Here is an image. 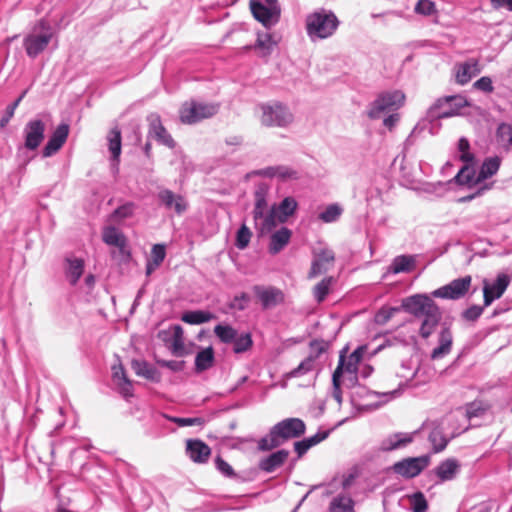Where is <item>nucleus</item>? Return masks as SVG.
<instances>
[{
    "label": "nucleus",
    "instance_id": "1",
    "mask_svg": "<svg viewBox=\"0 0 512 512\" xmlns=\"http://www.w3.org/2000/svg\"><path fill=\"white\" fill-rule=\"evenodd\" d=\"M401 310L413 315L423 317L419 328V335L423 339L429 338L442 319V312L436 302L428 294H414L402 299Z\"/></svg>",
    "mask_w": 512,
    "mask_h": 512
},
{
    "label": "nucleus",
    "instance_id": "2",
    "mask_svg": "<svg viewBox=\"0 0 512 512\" xmlns=\"http://www.w3.org/2000/svg\"><path fill=\"white\" fill-rule=\"evenodd\" d=\"M306 432V424L300 418H286L273 425L268 434L258 440V450L271 451L290 439L300 438Z\"/></svg>",
    "mask_w": 512,
    "mask_h": 512
},
{
    "label": "nucleus",
    "instance_id": "3",
    "mask_svg": "<svg viewBox=\"0 0 512 512\" xmlns=\"http://www.w3.org/2000/svg\"><path fill=\"white\" fill-rule=\"evenodd\" d=\"M465 100L458 96H448L444 99H438L427 111L425 118L421 119L412 132L410 133L408 140L424 131H428L429 134H435L439 128V120L443 118H449L456 114V110L451 108L454 104L457 108L465 105Z\"/></svg>",
    "mask_w": 512,
    "mask_h": 512
},
{
    "label": "nucleus",
    "instance_id": "4",
    "mask_svg": "<svg viewBox=\"0 0 512 512\" xmlns=\"http://www.w3.org/2000/svg\"><path fill=\"white\" fill-rule=\"evenodd\" d=\"M54 36V28L46 17L37 20L29 33L23 38V47L27 56L37 58L48 47Z\"/></svg>",
    "mask_w": 512,
    "mask_h": 512
},
{
    "label": "nucleus",
    "instance_id": "5",
    "mask_svg": "<svg viewBox=\"0 0 512 512\" xmlns=\"http://www.w3.org/2000/svg\"><path fill=\"white\" fill-rule=\"evenodd\" d=\"M338 26L339 20L336 15L323 8L306 17V33L312 41L332 36Z\"/></svg>",
    "mask_w": 512,
    "mask_h": 512
},
{
    "label": "nucleus",
    "instance_id": "6",
    "mask_svg": "<svg viewBox=\"0 0 512 512\" xmlns=\"http://www.w3.org/2000/svg\"><path fill=\"white\" fill-rule=\"evenodd\" d=\"M298 208L296 199L285 197L280 203L273 204L260 223V235L270 233L278 224H284L293 216Z\"/></svg>",
    "mask_w": 512,
    "mask_h": 512
},
{
    "label": "nucleus",
    "instance_id": "7",
    "mask_svg": "<svg viewBox=\"0 0 512 512\" xmlns=\"http://www.w3.org/2000/svg\"><path fill=\"white\" fill-rule=\"evenodd\" d=\"M501 165V158L498 156L487 157L482 162L477 176L472 166L464 165L455 175L454 180L459 185H476L495 175Z\"/></svg>",
    "mask_w": 512,
    "mask_h": 512
},
{
    "label": "nucleus",
    "instance_id": "8",
    "mask_svg": "<svg viewBox=\"0 0 512 512\" xmlns=\"http://www.w3.org/2000/svg\"><path fill=\"white\" fill-rule=\"evenodd\" d=\"M404 100L405 95L399 90L383 92L369 104L367 116L372 120L379 119L384 113L398 109Z\"/></svg>",
    "mask_w": 512,
    "mask_h": 512
},
{
    "label": "nucleus",
    "instance_id": "9",
    "mask_svg": "<svg viewBox=\"0 0 512 512\" xmlns=\"http://www.w3.org/2000/svg\"><path fill=\"white\" fill-rule=\"evenodd\" d=\"M219 105L191 101L185 103L180 110V120L185 124H195L217 114Z\"/></svg>",
    "mask_w": 512,
    "mask_h": 512
},
{
    "label": "nucleus",
    "instance_id": "10",
    "mask_svg": "<svg viewBox=\"0 0 512 512\" xmlns=\"http://www.w3.org/2000/svg\"><path fill=\"white\" fill-rule=\"evenodd\" d=\"M293 121V114L282 103L262 105L261 123L266 127H287Z\"/></svg>",
    "mask_w": 512,
    "mask_h": 512
},
{
    "label": "nucleus",
    "instance_id": "11",
    "mask_svg": "<svg viewBox=\"0 0 512 512\" xmlns=\"http://www.w3.org/2000/svg\"><path fill=\"white\" fill-rule=\"evenodd\" d=\"M156 198L160 207L178 216L183 215L189 208V202L185 196L165 187L158 188Z\"/></svg>",
    "mask_w": 512,
    "mask_h": 512
},
{
    "label": "nucleus",
    "instance_id": "12",
    "mask_svg": "<svg viewBox=\"0 0 512 512\" xmlns=\"http://www.w3.org/2000/svg\"><path fill=\"white\" fill-rule=\"evenodd\" d=\"M472 277L466 275L452 280L448 284L434 290L431 293L432 297L458 300L466 295L471 287Z\"/></svg>",
    "mask_w": 512,
    "mask_h": 512
},
{
    "label": "nucleus",
    "instance_id": "13",
    "mask_svg": "<svg viewBox=\"0 0 512 512\" xmlns=\"http://www.w3.org/2000/svg\"><path fill=\"white\" fill-rule=\"evenodd\" d=\"M249 7L253 17L266 29H271L280 21V5L266 6L256 0H250Z\"/></svg>",
    "mask_w": 512,
    "mask_h": 512
},
{
    "label": "nucleus",
    "instance_id": "14",
    "mask_svg": "<svg viewBox=\"0 0 512 512\" xmlns=\"http://www.w3.org/2000/svg\"><path fill=\"white\" fill-rule=\"evenodd\" d=\"M430 463L429 455L404 458L394 463L393 471L406 479L418 476Z\"/></svg>",
    "mask_w": 512,
    "mask_h": 512
},
{
    "label": "nucleus",
    "instance_id": "15",
    "mask_svg": "<svg viewBox=\"0 0 512 512\" xmlns=\"http://www.w3.org/2000/svg\"><path fill=\"white\" fill-rule=\"evenodd\" d=\"M146 120L148 122V139H154L158 144L166 146L169 149H174L176 147L175 140L167 131V129L163 126L159 114L150 113L147 116Z\"/></svg>",
    "mask_w": 512,
    "mask_h": 512
},
{
    "label": "nucleus",
    "instance_id": "16",
    "mask_svg": "<svg viewBox=\"0 0 512 512\" xmlns=\"http://www.w3.org/2000/svg\"><path fill=\"white\" fill-rule=\"evenodd\" d=\"M252 291L261 304L263 310L274 308L284 304V292L275 286L254 285Z\"/></svg>",
    "mask_w": 512,
    "mask_h": 512
},
{
    "label": "nucleus",
    "instance_id": "17",
    "mask_svg": "<svg viewBox=\"0 0 512 512\" xmlns=\"http://www.w3.org/2000/svg\"><path fill=\"white\" fill-rule=\"evenodd\" d=\"M511 282V277L505 273L497 275L496 279L490 283L486 279L483 281V302L484 307L490 306L495 300L502 297Z\"/></svg>",
    "mask_w": 512,
    "mask_h": 512
},
{
    "label": "nucleus",
    "instance_id": "18",
    "mask_svg": "<svg viewBox=\"0 0 512 512\" xmlns=\"http://www.w3.org/2000/svg\"><path fill=\"white\" fill-rule=\"evenodd\" d=\"M23 133L25 148L34 151L45 137V123L41 119H31L26 123Z\"/></svg>",
    "mask_w": 512,
    "mask_h": 512
},
{
    "label": "nucleus",
    "instance_id": "19",
    "mask_svg": "<svg viewBox=\"0 0 512 512\" xmlns=\"http://www.w3.org/2000/svg\"><path fill=\"white\" fill-rule=\"evenodd\" d=\"M253 175L264 178H278L280 181L285 182L288 180H298L300 178L299 172L292 167L286 165L268 166L252 172Z\"/></svg>",
    "mask_w": 512,
    "mask_h": 512
},
{
    "label": "nucleus",
    "instance_id": "20",
    "mask_svg": "<svg viewBox=\"0 0 512 512\" xmlns=\"http://www.w3.org/2000/svg\"><path fill=\"white\" fill-rule=\"evenodd\" d=\"M267 195L268 186L266 184H259L254 191V208L252 211L253 219L255 222V229L260 235V223L265 218L267 211Z\"/></svg>",
    "mask_w": 512,
    "mask_h": 512
},
{
    "label": "nucleus",
    "instance_id": "21",
    "mask_svg": "<svg viewBox=\"0 0 512 512\" xmlns=\"http://www.w3.org/2000/svg\"><path fill=\"white\" fill-rule=\"evenodd\" d=\"M68 135L69 125L66 123L59 124L42 150L43 157H50L57 153L66 142Z\"/></svg>",
    "mask_w": 512,
    "mask_h": 512
},
{
    "label": "nucleus",
    "instance_id": "22",
    "mask_svg": "<svg viewBox=\"0 0 512 512\" xmlns=\"http://www.w3.org/2000/svg\"><path fill=\"white\" fill-rule=\"evenodd\" d=\"M186 454L195 463L204 464L211 455V448L200 439L186 441Z\"/></svg>",
    "mask_w": 512,
    "mask_h": 512
},
{
    "label": "nucleus",
    "instance_id": "23",
    "mask_svg": "<svg viewBox=\"0 0 512 512\" xmlns=\"http://www.w3.org/2000/svg\"><path fill=\"white\" fill-rule=\"evenodd\" d=\"M85 262L82 258L68 256L64 259V275L71 286H76L82 277Z\"/></svg>",
    "mask_w": 512,
    "mask_h": 512
},
{
    "label": "nucleus",
    "instance_id": "24",
    "mask_svg": "<svg viewBox=\"0 0 512 512\" xmlns=\"http://www.w3.org/2000/svg\"><path fill=\"white\" fill-rule=\"evenodd\" d=\"M290 452L286 449H279L272 452L268 456L260 459L258 467L265 473H272L276 469L284 465L289 457Z\"/></svg>",
    "mask_w": 512,
    "mask_h": 512
},
{
    "label": "nucleus",
    "instance_id": "25",
    "mask_svg": "<svg viewBox=\"0 0 512 512\" xmlns=\"http://www.w3.org/2000/svg\"><path fill=\"white\" fill-rule=\"evenodd\" d=\"M131 367L135 374L140 377H143L154 383H159L161 381V372L155 366L145 360L133 359L131 361Z\"/></svg>",
    "mask_w": 512,
    "mask_h": 512
},
{
    "label": "nucleus",
    "instance_id": "26",
    "mask_svg": "<svg viewBox=\"0 0 512 512\" xmlns=\"http://www.w3.org/2000/svg\"><path fill=\"white\" fill-rule=\"evenodd\" d=\"M413 437L409 433L397 432L388 435L380 442L379 449L383 452L393 451L407 446L411 443Z\"/></svg>",
    "mask_w": 512,
    "mask_h": 512
},
{
    "label": "nucleus",
    "instance_id": "27",
    "mask_svg": "<svg viewBox=\"0 0 512 512\" xmlns=\"http://www.w3.org/2000/svg\"><path fill=\"white\" fill-rule=\"evenodd\" d=\"M460 463L455 458H448L438 464L434 469L435 475L440 482L453 480L459 473Z\"/></svg>",
    "mask_w": 512,
    "mask_h": 512
},
{
    "label": "nucleus",
    "instance_id": "28",
    "mask_svg": "<svg viewBox=\"0 0 512 512\" xmlns=\"http://www.w3.org/2000/svg\"><path fill=\"white\" fill-rule=\"evenodd\" d=\"M480 72L478 60L469 59L456 67V81L460 85H465Z\"/></svg>",
    "mask_w": 512,
    "mask_h": 512
},
{
    "label": "nucleus",
    "instance_id": "29",
    "mask_svg": "<svg viewBox=\"0 0 512 512\" xmlns=\"http://www.w3.org/2000/svg\"><path fill=\"white\" fill-rule=\"evenodd\" d=\"M453 336L450 328L444 327L441 329L438 336V346L432 350L431 358L433 360L443 358L451 351Z\"/></svg>",
    "mask_w": 512,
    "mask_h": 512
},
{
    "label": "nucleus",
    "instance_id": "30",
    "mask_svg": "<svg viewBox=\"0 0 512 512\" xmlns=\"http://www.w3.org/2000/svg\"><path fill=\"white\" fill-rule=\"evenodd\" d=\"M292 236V231L287 227H281L270 236L268 246L269 253L276 255L281 252L284 247L289 243Z\"/></svg>",
    "mask_w": 512,
    "mask_h": 512
},
{
    "label": "nucleus",
    "instance_id": "31",
    "mask_svg": "<svg viewBox=\"0 0 512 512\" xmlns=\"http://www.w3.org/2000/svg\"><path fill=\"white\" fill-rule=\"evenodd\" d=\"M416 259L414 255H398L388 267V272L392 274L409 273L415 268Z\"/></svg>",
    "mask_w": 512,
    "mask_h": 512
},
{
    "label": "nucleus",
    "instance_id": "32",
    "mask_svg": "<svg viewBox=\"0 0 512 512\" xmlns=\"http://www.w3.org/2000/svg\"><path fill=\"white\" fill-rule=\"evenodd\" d=\"M215 362V352L212 346L202 348L195 356V372L201 373L210 369Z\"/></svg>",
    "mask_w": 512,
    "mask_h": 512
},
{
    "label": "nucleus",
    "instance_id": "33",
    "mask_svg": "<svg viewBox=\"0 0 512 512\" xmlns=\"http://www.w3.org/2000/svg\"><path fill=\"white\" fill-rule=\"evenodd\" d=\"M347 350V347L343 348V355H344V372H347L349 374H355L358 372V365L363 359L364 353L366 351V346L361 345L358 346L346 359L345 352Z\"/></svg>",
    "mask_w": 512,
    "mask_h": 512
},
{
    "label": "nucleus",
    "instance_id": "34",
    "mask_svg": "<svg viewBox=\"0 0 512 512\" xmlns=\"http://www.w3.org/2000/svg\"><path fill=\"white\" fill-rule=\"evenodd\" d=\"M490 408L491 405L488 402L476 399L472 402L466 403L465 416L469 421H472L475 418H482L487 414Z\"/></svg>",
    "mask_w": 512,
    "mask_h": 512
},
{
    "label": "nucleus",
    "instance_id": "35",
    "mask_svg": "<svg viewBox=\"0 0 512 512\" xmlns=\"http://www.w3.org/2000/svg\"><path fill=\"white\" fill-rule=\"evenodd\" d=\"M277 45V42L273 39L272 34L270 33H258L257 40L253 46H248L247 48H253L255 50L260 51V55L265 57L269 56L274 47Z\"/></svg>",
    "mask_w": 512,
    "mask_h": 512
},
{
    "label": "nucleus",
    "instance_id": "36",
    "mask_svg": "<svg viewBox=\"0 0 512 512\" xmlns=\"http://www.w3.org/2000/svg\"><path fill=\"white\" fill-rule=\"evenodd\" d=\"M214 318L215 315L206 310H189L181 315V320L190 325H200Z\"/></svg>",
    "mask_w": 512,
    "mask_h": 512
},
{
    "label": "nucleus",
    "instance_id": "37",
    "mask_svg": "<svg viewBox=\"0 0 512 512\" xmlns=\"http://www.w3.org/2000/svg\"><path fill=\"white\" fill-rule=\"evenodd\" d=\"M344 373V355L343 351L340 352L338 365L332 374V396L339 403H342V390H341V378Z\"/></svg>",
    "mask_w": 512,
    "mask_h": 512
},
{
    "label": "nucleus",
    "instance_id": "38",
    "mask_svg": "<svg viewBox=\"0 0 512 512\" xmlns=\"http://www.w3.org/2000/svg\"><path fill=\"white\" fill-rule=\"evenodd\" d=\"M125 239V235L114 226L105 227L103 230L102 240L107 245L122 248Z\"/></svg>",
    "mask_w": 512,
    "mask_h": 512
},
{
    "label": "nucleus",
    "instance_id": "39",
    "mask_svg": "<svg viewBox=\"0 0 512 512\" xmlns=\"http://www.w3.org/2000/svg\"><path fill=\"white\" fill-rule=\"evenodd\" d=\"M108 149L111 153L113 161H119L121 154L122 142H121V130L118 127H114L108 134Z\"/></svg>",
    "mask_w": 512,
    "mask_h": 512
},
{
    "label": "nucleus",
    "instance_id": "40",
    "mask_svg": "<svg viewBox=\"0 0 512 512\" xmlns=\"http://www.w3.org/2000/svg\"><path fill=\"white\" fill-rule=\"evenodd\" d=\"M329 512H354V502L349 496L338 495L330 502Z\"/></svg>",
    "mask_w": 512,
    "mask_h": 512
},
{
    "label": "nucleus",
    "instance_id": "41",
    "mask_svg": "<svg viewBox=\"0 0 512 512\" xmlns=\"http://www.w3.org/2000/svg\"><path fill=\"white\" fill-rule=\"evenodd\" d=\"M215 468L219 473H221L224 477L234 479L237 482H244L245 479L237 474L232 466L225 461L220 455H218L215 460Z\"/></svg>",
    "mask_w": 512,
    "mask_h": 512
},
{
    "label": "nucleus",
    "instance_id": "42",
    "mask_svg": "<svg viewBox=\"0 0 512 512\" xmlns=\"http://www.w3.org/2000/svg\"><path fill=\"white\" fill-rule=\"evenodd\" d=\"M333 277H325L313 288V297L317 303H322L330 292Z\"/></svg>",
    "mask_w": 512,
    "mask_h": 512
},
{
    "label": "nucleus",
    "instance_id": "43",
    "mask_svg": "<svg viewBox=\"0 0 512 512\" xmlns=\"http://www.w3.org/2000/svg\"><path fill=\"white\" fill-rule=\"evenodd\" d=\"M233 351L236 354H241L250 350L253 346L252 335L250 332L241 333L235 336Z\"/></svg>",
    "mask_w": 512,
    "mask_h": 512
},
{
    "label": "nucleus",
    "instance_id": "44",
    "mask_svg": "<svg viewBox=\"0 0 512 512\" xmlns=\"http://www.w3.org/2000/svg\"><path fill=\"white\" fill-rule=\"evenodd\" d=\"M430 443L432 444V450L434 453H439L443 451L449 440L443 435L440 429H433L428 436Z\"/></svg>",
    "mask_w": 512,
    "mask_h": 512
},
{
    "label": "nucleus",
    "instance_id": "45",
    "mask_svg": "<svg viewBox=\"0 0 512 512\" xmlns=\"http://www.w3.org/2000/svg\"><path fill=\"white\" fill-rule=\"evenodd\" d=\"M214 333L222 343L228 344L235 340L237 330L227 324H218L214 328Z\"/></svg>",
    "mask_w": 512,
    "mask_h": 512
},
{
    "label": "nucleus",
    "instance_id": "46",
    "mask_svg": "<svg viewBox=\"0 0 512 512\" xmlns=\"http://www.w3.org/2000/svg\"><path fill=\"white\" fill-rule=\"evenodd\" d=\"M315 368V362L313 361V357H306L301 363L290 372L286 374L287 378H298L301 377Z\"/></svg>",
    "mask_w": 512,
    "mask_h": 512
},
{
    "label": "nucleus",
    "instance_id": "47",
    "mask_svg": "<svg viewBox=\"0 0 512 512\" xmlns=\"http://www.w3.org/2000/svg\"><path fill=\"white\" fill-rule=\"evenodd\" d=\"M28 90H24L18 98L6 107L4 115L0 119V128H5L15 114V110L26 96Z\"/></svg>",
    "mask_w": 512,
    "mask_h": 512
},
{
    "label": "nucleus",
    "instance_id": "48",
    "mask_svg": "<svg viewBox=\"0 0 512 512\" xmlns=\"http://www.w3.org/2000/svg\"><path fill=\"white\" fill-rule=\"evenodd\" d=\"M458 150L460 152L459 159L465 163V165L472 166L474 164V154L470 152V143L467 138L461 137L458 140Z\"/></svg>",
    "mask_w": 512,
    "mask_h": 512
},
{
    "label": "nucleus",
    "instance_id": "49",
    "mask_svg": "<svg viewBox=\"0 0 512 512\" xmlns=\"http://www.w3.org/2000/svg\"><path fill=\"white\" fill-rule=\"evenodd\" d=\"M342 211L338 204H330L319 214V219L324 223H333L338 220Z\"/></svg>",
    "mask_w": 512,
    "mask_h": 512
},
{
    "label": "nucleus",
    "instance_id": "50",
    "mask_svg": "<svg viewBox=\"0 0 512 512\" xmlns=\"http://www.w3.org/2000/svg\"><path fill=\"white\" fill-rule=\"evenodd\" d=\"M162 417L173 422V423H176L180 427L202 426L205 423V420L201 417L184 418V417L169 416L167 414H162Z\"/></svg>",
    "mask_w": 512,
    "mask_h": 512
},
{
    "label": "nucleus",
    "instance_id": "51",
    "mask_svg": "<svg viewBox=\"0 0 512 512\" xmlns=\"http://www.w3.org/2000/svg\"><path fill=\"white\" fill-rule=\"evenodd\" d=\"M251 237L252 232L250 229L245 224H242L236 233L235 246L240 250H244L248 247Z\"/></svg>",
    "mask_w": 512,
    "mask_h": 512
},
{
    "label": "nucleus",
    "instance_id": "52",
    "mask_svg": "<svg viewBox=\"0 0 512 512\" xmlns=\"http://www.w3.org/2000/svg\"><path fill=\"white\" fill-rule=\"evenodd\" d=\"M401 311L400 307H382L375 314L374 320L378 325L386 324L396 313Z\"/></svg>",
    "mask_w": 512,
    "mask_h": 512
},
{
    "label": "nucleus",
    "instance_id": "53",
    "mask_svg": "<svg viewBox=\"0 0 512 512\" xmlns=\"http://www.w3.org/2000/svg\"><path fill=\"white\" fill-rule=\"evenodd\" d=\"M411 508L413 512H425L428 509V502L421 491L411 496Z\"/></svg>",
    "mask_w": 512,
    "mask_h": 512
},
{
    "label": "nucleus",
    "instance_id": "54",
    "mask_svg": "<svg viewBox=\"0 0 512 512\" xmlns=\"http://www.w3.org/2000/svg\"><path fill=\"white\" fill-rule=\"evenodd\" d=\"M250 302V296L246 292L235 295L229 303V308L238 311H244Z\"/></svg>",
    "mask_w": 512,
    "mask_h": 512
},
{
    "label": "nucleus",
    "instance_id": "55",
    "mask_svg": "<svg viewBox=\"0 0 512 512\" xmlns=\"http://www.w3.org/2000/svg\"><path fill=\"white\" fill-rule=\"evenodd\" d=\"M166 256V246L165 244H155L151 250V260L154 262V266H160L164 261Z\"/></svg>",
    "mask_w": 512,
    "mask_h": 512
},
{
    "label": "nucleus",
    "instance_id": "56",
    "mask_svg": "<svg viewBox=\"0 0 512 512\" xmlns=\"http://www.w3.org/2000/svg\"><path fill=\"white\" fill-rule=\"evenodd\" d=\"M484 308V305H471L462 312L461 316L466 321L474 322L482 315Z\"/></svg>",
    "mask_w": 512,
    "mask_h": 512
},
{
    "label": "nucleus",
    "instance_id": "57",
    "mask_svg": "<svg viewBox=\"0 0 512 512\" xmlns=\"http://www.w3.org/2000/svg\"><path fill=\"white\" fill-rule=\"evenodd\" d=\"M133 212L134 204L126 203L116 208L112 213V217L117 220H123L131 217L133 215Z\"/></svg>",
    "mask_w": 512,
    "mask_h": 512
},
{
    "label": "nucleus",
    "instance_id": "58",
    "mask_svg": "<svg viewBox=\"0 0 512 512\" xmlns=\"http://www.w3.org/2000/svg\"><path fill=\"white\" fill-rule=\"evenodd\" d=\"M415 12L420 15L430 16L435 12V4L430 0H419L415 6Z\"/></svg>",
    "mask_w": 512,
    "mask_h": 512
},
{
    "label": "nucleus",
    "instance_id": "59",
    "mask_svg": "<svg viewBox=\"0 0 512 512\" xmlns=\"http://www.w3.org/2000/svg\"><path fill=\"white\" fill-rule=\"evenodd\" d=\"M310 348L313 352V354L309 355L308 357H313V361L315 360L324 352H326L328 348V343L324 340H318L314 339L310 342Z\"/></svg>",
    "mask_w": 512,
    "mask_h": 512
},
{
    "label": "nucleus",
    "instance_id": "60",
    "mask_svg": "<svg viewBox=\"0 0 512 512\" xmlns=\"http://www.w3.org/2000/svg\"><path fill=\"white\" fill-rule=\"evenodd\" d=\"M156 362L158 365L168 368L173 372H180L185 367V361H183V360L177 361V360L158 359V360H156Z\"/></svg>",
    "mask_w": 512,
    "mask_h": 512
},
{
    "label": "nucleus",
    "instance_id": "61",
    "mask_svg": "<svg viewBox=\"0 0 512 512\" xmlns=\"http://www.w3.org/2000/svg\"><path fill=\"white\" fill-rule=\"evenodd\" d=\"M473 87L485 93H492L494 91L492 80L488 76L479 78L474 82Z\"/></svg>",
    "mask_w": 512,
    "mask_h": 512
},
{
    "label": "nucleus",
    "instance_id": "62",
    "mask_svg": "<svg viewBox=\"0 0 512 512\" xmlns=\"http://www.w3.org/2000/svg\"><path fill=\"white\" fill-rule=\"evenodd\" d=\"M329 434H330L329 430H320L316 434H314L310 437L304 438V439L307 442V444L310 446V448H312V447L316 446L317 444L321 443L322 441H324L329 436Z\"/></svg>",
    "mask_w": 512,
    "mask_h": 512
},
{
    "label": "nucleus",
    "instance_id": "63",
    "mask_svg": "<svg viewBox=\"0 0 512 512\" xmlns=\"http://www.w3.org/2000/svg\"><path fill=\"white\" fill-rule=\"evenodd\" d=\"M327 269L323 266V263L320 262V260H318L317 258H315L313 261H312V264H311V268H310V271H309V274H308V277L311 279V278H315L316 276H318L319 274L325 272Z\"/></svg>",
    "mask_w": 512,
    "mask_h": 512
},
{
    "label": "nucleus",
    "instance_id": "64",
    "mask_svg": "<svg viewBox=\"0 0 512 512\" xmlns=\"http://www.w3.org/2000/svg\"><path fill=\"white\" fill-rule=\"evenodd\" d=\"M497 134L500 138L507 139L508 142L512 143V127L508 124L502 123L497 129Z\"/></svg>",
    "mask_w": 512,
    "mask_h": 512
}]
</instances>
